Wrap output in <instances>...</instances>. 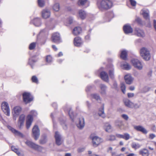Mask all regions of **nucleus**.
Instances as JSON below:
<instances>
[{"label":"nucleus","mask_w":156,"mask_h":156,"mask_svg":"<svg viewBox=\"0 0 156 156\" xmlns=\"http://www.w3.org/2000/svg\"><path fill=\"white\" fill-rule=\"evenodd\" d=\"M97 5L101 10H107L112 7V3L110 0H100L97 2Z\"/></svg>","instance_id":"nucleus-1"},{"label":"nucleus","mask_w":156,"mask_h":156,"mask_svg":"<svg viewBox=\"0 0 156 156\" xmlns=\"http://www.w3.org/2000/svg\"><path fill=\"white\" fill-rule=\"evenodd\" d=\"M140 56L144 60L148 61L150 59V51L147 48L144 47L142 48L140 50Z\"/></svg>","instance_id":"nucleus-2"},{"label":"nucleus","mask_w":156,"mask_h":156,"mask_svg":"<svg viewBox=\"0 0 156 156\" xmlns=\"http://www.w3.org/2000/svg\"><path fill=\"white\" fill-rule=\"evenodd\" d=\"M31 115H28L27 117L26 126L27 129L30 127L33 120V116H36L37 115V112L34 110H32L30 112Z\"/></svg>","instance_id":"nucleus-3"},{"label":"nucleus","mask_w":156,"mask_h":156,"mask_svg":"<svg viewBox=\"0 0 156 156\" xmlns=\"http://www.w3.org/2000/svg\"><path fill=\"white\" fill-rule=\"evenodd\" d=\"M25 143L29 147L35 150L41 151L42 149V147L41 146L30 140H27Z\"/></svg>","instance_id":"nucleus-4"},{"label":"nucleus","mask_w":156,"mask_h":156,"mask_svg":"<svg viewBox=\"0 0 156 156\" xmlns=\"http://www.w3.org/2000/svg\"><path fill=\"white\" fill-rule=\"evenodd\" d=\"M92 140L93 144L94 147H97L101 143L103 142L102 139L97 136L91 135L90 136Z\"/></svg>","instance_id":"nucleus-5"},{"label":"nucleus","mask_w":156,"mask_h":156,"mask_svg":"<svg viewBox=\"0 0 156 156\" xmlns=\"http://www.w3.org/2000/svg\"><path fill=\"white\" fill-rule=\"evenodd\" d=\"M131 62L134 67L139 70L142 69L143 64L139 60L137 59H133L131 60Z\"/></svg>","instance_id":"nucleus-6"},{"label":"nucleus","mask_w":156,"mask_h":156,"mask_svg":"<svg viewBox=\"0 0 156 156\" xmlns=\"http://www.w3.org/2000/svg\"><path fill=\"white\" fill-rule=\"evenodd\" d=\"M2 109L6 115L8 116L10 115V108L9 105L7 102H4L2 103Z\"/></svg>","instance_id":"nucleus-7"},{"label":"nucleus","mask_w":156,"mask_h":156,"mask_svg":"<svg viewBox=\"0 0 156 156\" xmlns=\"http://www.w3.org/2000/svg\"><path fill=\"white\" fill-rule=\"evenodd\" d=\"M24 102L27 104L30 103L33 100V98L30 93L25 92L23 94Z\"/></svg>","instance_id":"nucleus-8"},{"label":"nucleus","mask_w":156,"mask_h":156,"mask_svg":"<svg viewBox=\"0 0 156 156\" xmlns=\"http://www.w3.org/2000/svg\"><path fill=\"white\" fill-rule=\"evenodd\" d=\"M32 133L35 140H37L40 135V130L37 126L35 125L34 127L32 129Z\"/></svg>","instance_id":"nucleus-9"},{"label":"nucleus","mask_w":156,"mask_h":156,"mask_svg":"<svg viewBox=\"0 0 156 156\" xmlns=\"http://www.w3.org/2000/svg\"><path fill=\"white\" fill-rule=\"evenodd\" d=\"M55 137L56 144L58 146L61 145L63 141L61 136L58 132H56L55 133Z\"/></svg>","instance_id":"nucleus-10"},{"label":"nucleus","mask_w":156,"mask_h":156,"mask_svg":"<svg viewBox=\"0 0 156 156\" xmlns=\"http://www.w3.org/2000/svg\"><path fill=\"white\" fill-rule=\"evenodd\" d=\"M52 41L55 43H58L61 42L59 34L58 33H54L52 37Z\"/></svg>","instance_id":"nucleus-11"},{"label":"nucleus","mask_w":156,"mask_h":156,"mask_svg":"<svg viewBox=\"0 0 156 156\" xmlns=\"http://www.w3.org/2000/svg\"><path fill=\"white\" fill-rule=\"evenodd\" d=\"M83 41L80 37H76L74 38L73 41L74 45L77 47L80 46L83 44Z\"/></svg>","instance_id":"nucleus-12"},{"label":"nucleus","mask_w":156,"mask_h":156,"mask_svg":"<svg viewBox=\"0 0 156 156\" xmlns=\"http://www.w3.org/2000/svg\"><path fill=\"white\" fill-rule=\"evenodd\" d=\"M124 78L126 83L128 84H131L133 80V78L130 74L126 75Z\"/></svg>","instance_id":"nucleus-13"},{"label":"nucleus","mask_w":156,"mask_h":156,"mask_svg":"<svg viewBox=\"0 0 156 156\" xmlns=\"http://www.w3.org/2000/svg\"><path fill=\"white\" fill-rule=\"evenodd\" d=\"M77 126L80 129H83L85 125L84 119L83 117H81L79 119L78 122L77 124Z\"/></svg>","instance_id":"nucleus-14"},{"label":"nucleus","mask_w":156,"mask_h":156,"mask_svg":"<svg viewBox=\"0 0 156 156\" xmlns=\"http://www.w3.org/2000/svg\"><path fill=\"white\" fill-rule=\"evenodd\" d=\"M139 154L142 156H148L149 155L148 150L145 148L140 149L139 151Z\"/></svg>","instance_id":"nucleus-15"},{"label":"nucleus","mask_w":156,"mask_h":156,"mask_svg":"<svg viewBox=\"0 0 156 156\" xmlns=\"http://www.w3.org/2000/svg\"><path fill=\"white\" fill-rule=\"evenodd\" d=\"M134 129L137 131H140L144 134H147V130L141 126H134Z\"/></svg>","instance_id":"nucleus-16"},{"label":"nucleus","mask_w":156,"mask_h":156,"mask_svg":"<svg viewBox=\"0 0 156 156\" xmlns=\"http://www.w3.org/2000/svg\"><path fill=\"white\" fill-rule=\"evenodd\" d=\"M100 76L104 81L108 82L109 78L107 73L105 72H102L100 73Z\"/></svg>","instance_id":"nucleus-17"},{"label":"nucleus","mask_w":156,"mask_h":156,"mask_svg":"<svg viewBox=\"0 0 156 156\" xmlns=\"http://www.w3.org/2000/svg\"><path fill=\"white\" fill-rule=\"evenodd\" d=\"M123 101L124 104L126 106L130 108H133V103L130 100L128 99H125Z\"/></svg>","instance_id":"nucleus-18"},{"label":"nucleus","mask_w":156,"mask_h":156,"mask_svg":"<svg viewBox=\"0 0 156 156\" xmlns=\"http://www.w3.org/2000/svg\"><path fill=\"white\" fill-rule=\"evenodd\" d=\"M124 33L126 34H128L132 32L133 29L129 25H125L123 28Z\"/></svg>","instance_id":"nucleus-19"},{"label":"nucleus","mask_w":156,"mask_h":156,"mask_svg":"<svg viewBox=\"0 0 156 156\" xmlns=\"http://www.w3.org/2000/svg\"><path fill=\"white\" fill-rule=\"evenodd\" d=\"M50 15V12L48 9H44L42 11V16L44 18L46 19L48 18Z\"/></svg>","instance_id":"nucleus-20"},{"label":"nucleus","mask_w":156,"mask_h":156,"mask_svg":"<svg viewBox=\"0 0 156 156\" xmlns=\"http://www.w3.org/2000/svg\"><path fill=\"white\" fill-rule=\"evenodd\" d=\"M25 119V115H24L22 114L20 116L18 121V124L19 125L20 128L23 126Z\"/></svg>","instance_id":"nucleus-21"},{"label":"nucleus","mask_w":156,"mask_h":156,"mask_svg":"<svg viewBox=\"0 0 156 156\" xmlns=\"http://www.w3.org/2000/svg\"><path fill=\"white\" fill-rule=\"evenodd\" d=\"M135 34L138 36L144 37L145 36L144 32L142 30L138 28H136L135 30Z\"/></svg>","instance_id":"nucleus-22"},{"label":"nucleus","mask_w":156,"mask_h":156,"mask_svg":"<svg viewBox=\"0 0 156 156\" xmlns=\"http://www.w3.org/2000/svg\"><path fill=\"white\" fill-rule=\"evenodd\" d=\"M9 128L15 135L21 137H23V134L19 131L16 130L10 126L9 127Z\"/></svg>","instance_id":"nucleus-23"},{"label":"nucleus","mask_w":156,"mask_h":156,"mask_svg":"<svg viewBox=\"0 0 156 156\" xmlns=\"http://www.w3.org/2000/svg\"><path fill=\"white\" fill-rule=\"evenodd\" d=\"M142 14L146 20H149V11L148 10L143 9L142 10Z\"/></svg>","instance_id":"nucleus-24"},{"label":"nucleus","mask_w":156,"mask_h":156,"mask_svg":"<svg viewBox=\"0 0 156 156\" xmlns=\"http://www.w3.org/2000/svg\"><path fill=\"white\" fill-rule=\"evenodd\" d=\"M81 28L80 27H75L73 31V34L75 35H77L80 34L82 32Z\"/></svg>","instance_id":"nucleus-25"},{"label":"nucleus","mask_w":156,"mask_h":156,"mask_svg":"<svg viewBox=\"0 0 156 156\" xmlns=\"http://www.w3.org/2000/svg\"><path fill=\"white\" fill-rule=\"evenodd\" d=\"M101 90L100 92L102 95H105L106 94V90L107 87L104 84H101L100 85Z\"/></svg>","instance_id":"nucleus-26"},{"label":"nucleus","mask_w":156,"mask_h":156,"mask_svg":"<svg viewBox=\"0 0 156 156\" xmlns=\"http://www.w3.org/2000/svg\"><path fill=\"white\" fill-rule=\"evenodd\" d=\"M99 115L102 118H105V116L104 112V106L103 105L101 106V108L99 109Z\"/></svg>","instance_id":"nucleus-27"},{"label":"nucleus","mask_w":156,"mask_h":156,"mask_svg":"<svg viewBox=\"0 0 156 156\" xmlns=\"http://www.w3.org/2000/svg\"><path fill=\"white\" fill-rule=\"evenodd\" d=\"M22 109L20 106H16L13 109L14 113L16 115H19L20 112H21Z\"/></svg>","instance_id":"nucleus-28"},{"label":"nucleus","mask_w":156,"mask_h":156,"mask_svg":"<svg viewBox=\"0 0 156 156\" xmlns=\"http://www.w3.org/2000/svg\"><path fill=\"white\" fill-rule=\"evenodd\" d=\"M141 146V145L140 144L134 142L132 143L131 144V147L135 150L140 148Z\"/></svg>","instance_id":"nucleus-29"},{"label":"nucleus","mask_w":156,"mask_h":156,"mask_svg":"<svg viewBox=\"0 0 156 156\" xmlns=\"http://www.w3.org/2000/svg\"><path fill=\"white\" fill-rule=\"evenodd\" d=\"M78 4L79 5H86L87 6H88L89 5V2L87 0H79Z\"/></svg>","instance_id":"nucleus-30"},{"label":"nucleus","mask_w":156,"mask_h":156,"mask_svg":"<svg viewBox=\"0 0 156 156\" xmlns=\"http://www.w3.org/2000/svg\"><path fill=\"white\" fill-rule=\"evenodd\" d=\"M34 25L37 27L41 25L40 19L39 18H35L33 20Z\"/></svg>","instance_id":"nucleus-31"},{"label":"nucleus","mask_w":156,"mask_h":156,"mask_svg":"<svg viewBox=\"0 0 156 156\" xmlns=\"http://www.w3.org/2000/svg\"><path fill=\"white\" fill-rule=\"evenodd\" d=\"M79 15L80 17L82 19H84L86 17V13L83 10H80L79 12Z\"/></svg>","instance_id":"nucleus-32"},{"label":"nucleus","mask_w":156,"mask_h":156,"mask_svg":"<svg viewBox=\"0 0 156 156\" xmlns=\"http://www.w3.org/2000/svg\"><path fill=\"white\" fill-rule=\"evenodd\" d=\"M121 66L123 69L126 70H129L131 68L130 66L126 62L122 64Z\"/></svg>","instance_id":"nucleus-33"},{"label":"nucleus","mask_w":156,"mask_h":156,"mask_svg":"<svg viewBox=\"0 0 156 156\" xmlns=\"http://www.w3.org/2000/svg\"><path fill=\"white\" fill-rule=\"evenodd\" d=\"M104 129L107 132H110L112 130V127L111 125L108 123H106L104 126Z\"/></svg>","instance_id":"nucleus-34"},{"label":"nucleus","mask_w":156,"mask_h":156,"mask_svg":"<svg viewBox=\"0 0 156 156\" xmlns=\"http://www.w3.org/2000/svg\"><path fill=\"white\" fill-rule=\"evenodd\" d=\"M127 52L125 50H123L121 52L120 55L121 58L125 60H126L127 58Z\"/></svg>","instance_id":"nucleus-35"},{"label":"nucleus","mask_w":156,"mask_h":156,"mask_svg":"<svg viewBox=\"0 0 156 156\" xmlns=\"http://www.w3.org/2000/svg\"><path fill=\"white\" fill-rule=\"evenodd\" d=\"M115 140V137L113 135H110L108 136L106 138V140L107 141H112Z\"/></svg>","instance_id":"nucleus-36"},{"label":"nucleus","mask_w":156,"mask_h":156,"mask_svg":"<svg viewBox=\"0 0 156 156\" xmlns=\"http://www.w3.org/2000/svg\"><path fill=\"white\" fill-rule=\"evenodd\" d=\"M68 112L70 119H71L73 121V119L74 118V116L73 115V111L71 109L69 108L68 111Z\"/></svg>","instance_id":"nucleus-37"},{"label":"nucleus","mask_w":156,"mask_h":156,"mask_svg":"<svg viewBox=\"0 0 156 156\" xmlns=\"http://www.w3.org/2000/svg\"><path fill=\"white\" fill-rule=\"evenodd\" d=\"M115 125L119 128H121L123 125V122L121 120H117L115 121Z\"/></svg>","instance_id":"nucleus-38"},{"label":"nucleus","mask_w":156,"mask_h":156,"mask_svg":"<svg viewBox=\"0 0 156 156\" xmlns=\"http://www.w3.org/2000/svg\"><path fill=\"white\" fill-rule=\"evenodd\" d=\"M53 8V10L56 12L58 11L59 10L60 6L58 3H56L54 5Z\"/></svg>","instance_id":"nucleus-39"},{"label":"nucleus","mask_w":156,"mask_h":156,"mask_svg":"<svg viewBox=\"0 0 156 156\" xmlns=\"http://www.w3.org/2000/svg\"><path fill=\"white\" fill-rule=\"evenodd\" d=\"M109 75L111 78L113 79L114 78V70L112 68L109 71Z\"/></svg>","instance_id":"nucleus-40"},{"label":"nucleus","mask_w":156,"mask_h":156,"mask_svg":"<svg viewBox=\"0 0 156 156\" xmlns=\"http://www.w3.org/2000/svg\"><path fill=\"white\" fill-rule=\"evenodd\" d=\"M121 88L122 92L125 94L126 91V86L124 83H121Z\"/></svg>","instance_id":"nucleus-41"},{"label":"nucleus","mask_w":156,"mask_h":156,"mask_svg":"<svg viewBox=\"0 0 156 156\" xmlns=\"http://www.w3.org/2000/svg\"><path fill=\"white\" fill-rule=\"evenodd\" d=\"M91 96L93 98L95 99L96 100L98 101V100H100V97L97 94H93L91 95Z\"/></svg>","instance_id":"nucleus-42"},{"label":"nucleus","mask_w":156,"mask_h":156,"mask_svg":"<svg viewBox=\"0 0 156 156\" xmlns=\"http://www.w3.org/2000/svg\"><path fill=\"white\" fill-rule=\"evenodd\" d=\"M46 61L48 63L51 62L52 61V58L51 57L50 55H48L46 58Z\"/></svg>","instance_id":"nucleus-43"},{"label":"nucleus","mask_w":156,"mask_h":156,"mask_svg":"<svg viewBox=\"0 0 156 156\" xmlns=\"http://www.w3.org/2000/svg\"><path fill=\"white\" fill-rule=\"evenodd\" d=\"M123 137V139L126 140H128L130 138V137L129 134L127 133H126L124 134Z\"/></svg>","instance_id":"nucleus-44"},{"label":"nucleus","mask_w":156,"mask_h":156,"mask_svg":"<svg viewBox=\"0 0 156 156\" xmlns=\"http://www.w3.org/2000/svg\"><path fill=\"white\" fill-rule=\"evenodd\" d=\"M31 79L33 82L36 83H38V80L36 76H33L32 77Z\"/></svg>","instance_id":"nucleus-45"},{"label":"nucleus","mask_w":156,"mask_h":156,"mask_svg":"<svg viewBox=\"0 0 156 156\" xmlns=\"http://www.w3.org/2000/svg\"><path fill=\"white\" fill-rule=\"evenodd\" d=\"M38 5L40 7H43L44 5V2L43 0H38Z\"/></svg>","instance_id":"nucleus-46"},{"label":"nucleus","mask_w":156,"mask_h":156,"mask_svg":"<svg viewBox=\"0 0 156 156\" xmlns=\"http://www.w3.org/2000/svg\"><path fill=\"white\" fill-rule=\"evenodd\" d=\"M47 141V140L46 137L43 139H41L39 140L40 143L41 144H45Z\"/></svg>","instance_id":"nucleus-47"},{"label":"nucleus","mask_w":156,"mask_h":156,"mask_svg":"<svg viewBox=\"0 0 156 156\" xmlns=\"http://www.w3.org/2000/svg\"><path fill=\"white\" fill-rule=\"evenodd\" d=\"M11 149L13 151L16 153L17 154L19 155L20 152L18 151V150L14 146L12 147Z\"/></svg>","instance_id":"nucleus-48"},{"label":"nucleus","mask_w":156,"mask_h":156,"mask_svg":"<svg viewBox=\"0 0 156 156\" xmlns=\"http://www.w3.org/2000/svg\"><path fill=\"white\" fill-rule=\"evenodd\" d=\"M36 43L33 42L30 44L29 46V48L30 50H32L36 46Z\"/></svg>","instance_id":"nucleus-49"},{"label":"nucleus","mask_w":156,"mask_h":156,"mask_svg":"<svg viewBox=\"0 0 156 156\" xmlns=\"http://www.w3.org/2000/svg\"><path fill=\"white\" fill-rule=\"evenodd\" d=\"M36 62L35 60L33 59L32 58H30L29 59V63L31 66V67L32 68V64Z\"/></svg>","instance_id":"nucleus-50"},{"label":"nucleus","mask_w":156,"mask_h":156,"mask_svg":"<svg viewBox=\"0 0 156 156\" xmlns=\"http://www.w3.org/2000/svg\"><path fill=\"white\" fill-rule=\"evenodd\" d=\"M135 21L139 24H142V23L141 20L139 17H136L135 19Z\"/></svg>","instance_id":"nucleus-51"},{"label":"nucleus","mask_w":156,"mask_h":156,"mask_svg":"<svg viewBox=\"0 0 156 156\" xmlns=\"http://www.w3.org/2000/svg\"><path fill=\"white\" fill-rule=\"evenodd\" d=\"M122 117L126 120H127L129 119L128 116L126 114H122L121 115Z\"/></svg>","instance_id":"nucleus-52"},{"label":"nucleus","mask_w":156,"mask_h":156,"mask_svg":"<svg viewBox=\"0 0 156 156\" xmlns=\"http://www.w3.org/2000/svg\"><path fill=\"white\" fill-rule=\"evenodd\" d=\"M130 2L132 6H135L136 5V2L134 0H130Z\"/></svg>","instance_id":"nucleus-53"},{"label":"nucleus","mask_w":156,"mask_h":156,"mask_svg":"<svg viewBox=\"0 0 156 156\" xmlns=\"http://www.w3.org/2000/svg\"><path fill=\"white\" fill-rule=\"evenodd\" d=\"M133 108H139L140 106V104L138 103L134 104L133 103Z\"/></svg>","instance_id":"nucleus-54"},{"label":"nucleus","mask_w":156,"mask_h":156,"mask_svg":"<svg viewBox=\"0 0 156 156\" xmlns=\"http://www.w3.org/2000/svg\"><path fill=\"white\" fill-rule=\"evenodd\" d=\"M134 94L133 93H128L127 94L128 97L129 98L133 97L134 96Z\"/></svg>","instance_id":"nucleus-55"},{"label":"nucleus","mask_w":156,"mask_h":156,"mask_svg":"<svg viewBox=\"0 0 156 156\" xmlns=\"http://www.w3.org/2000/svg\"><path fill=\"white\" fill-rule=\"evenodd\" d=\"M116 136L117 137H118L119 138L123 139L124 138V134L122 135L119 134H116Z\"/></svg>","instance_id":"nucleus-56"},{"label":"nucleus","mask_w":156,"mask_h":156,"mask_svg":"<svg viewBox=\"0 0 156 156\" xmlns=\"http://www.w3.org/2000/svg\"><path fill=\"white\" fill-rule=\"evenodd\" d=\"M85 150V148L84 147L80 148L77 150V151L78 152H83Z\"/></svg>","instance_id":"nucleus-57"},{"label":"nucleus","mask_w":156,"mask_h":156,"mask_svg":"<svg viewBox=\"0 0 156 156\" xmlns=\"http://www.w3.org/2000/svg\"><path fill=\"white\" fill-rule=\"evenodd\" d=\"M155 137V134L152 133L151 134L149 135V138L152 139L154 138Z\"/></svg>","instance_id":"nucleus-58"},{"label":"nucleus","mask_w":156,"mask_h":156,"mask_svg":"<svg viewBox=\"0 0 156 156\" xmlns=\"http://www.w3.org/2000/svg\"><path fill=\"white\" fill-rule=\"evenodd\" d=\"M73 19L71 18H69L68 19V24H71L73 23Z\"/></svg>","instance_id":"nucleus-59"},{"label":"nucleus","mask_w":156,"mask_h":156,"mask_svg":"<svg viewBox=\"0 0 156 156\" xmlns=\"http://www.w3.org/2000/svg\"><path fill=\"white\" fill-rule=\"evenodd\" d=\"M112 148L111 147H109L107 150V151L108 152H110V153H112Z\"/></svg>","instance_id":"nucleus-60"},{"label":"nucleus","mask_w":156,"mask_h":156,"mask_svg":"<svg viewBox=\"0 0 156 156\" xmlns=\"http://www.w3.org/2000/svg\"><path fill=\"white\" fill-rule=\"evenodd\" d=\"M153 25L155 31H156V20H154L153 21Z\"/></svg>","instance_id":"nucleus-61"},{"label":"nucleus","mask_w":156,"mask_h":156,"mask_svg":"<svg viewBox=\"0 0 156 156\" xmlns=\"http://www.w3.org/2000/svg\"><path fill=\"white\" fill-rule=\"evenodd\" d=\"M52 48L55 51H56L58 49L56 46L55 45H52Z\"/></svg>","instance_id":"nucleus-62"},{"label":"nucleus","mask_w":156,"mask_h":156,"mask_svg":"<svg viewBox=\"0 0 156 156\" xmlns=\"http://www.w3.org/2000/svg\"><path fill=\"white\" fill-rule=\"evenodd\" d=\"M129 89L131 90H133L135 89V87L133 86H131L129 87Z\"/></svg>","instance_id":"nucleus-63"},{"label":"nucleus","mask_w":156,"mask_h":156,"mask_svg":"<svg viewBox=\"0 0 156 156\" xmlns=\"http://www.w3.org/2000/svg\"><path fill=\"white\" fill-rule=\"evenodd\" d=\"M135 154H134L132 153H130V154H128L126 156H135Z\"/></svg>","instance_id":"nucleus-64"}]
</instances>
